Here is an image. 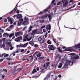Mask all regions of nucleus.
Returning <instances> with one entry per match:
<instances>
[{
    "mask_svg": "<svg viewBox=\"0 0 80 80\" xmlns=\"http://www.w3.org/2000/svg\"><path fill=\"white\" fill-rule=\"evenodd\" d=\"M17 9V8L15 7L14 9L11 12H10V14L12 13L13 12H15L16 11V9Z\"/></svg>",
    "mask_w": 80,
    "mask_h": 80,
    "instance_id": "21",
    "label": "nucleus"
},
{
    "mask_svg": "<svg viewBox=\"0 0 80 80\" xmlns=\"http://www.w3.org/2000/svg\"><path fill=\"white\" fill-rule=\"evenodd\" d=\"M14 48H13V47H12V46L11 47H10V50H13V49Z\"/></svg>",
    "mask_w": 80,
    "mask_h": 80,
    "instance_id": "45",
    "label": "nucleus"
},
{
    "mask_svg": "<svg viewBox=\"0 0 80 80\" xmlns=\"http://www.w3.org/2000/svg\"><path fill=\"white\" fill-rule=\"evenodd\" d=\"M50 50H54V47L53 45H49L48 47Z\"/></svg>",
    "mask_w": 80,
    "mask_h": 80,
    "instance_id": "10",
    "label": "nucleus"
},
{
    "mask_svg": "<svg viewBox=\"0 0 80 80\" xmlns=\"http://www.w3.org/2000/svg\"><path fill=\"white\" fill-rule=\"evenodd\" d=\"M21 40H22V37L19 36L14 39L15 41L18 42H20Z\"/></svg>",
    "mask_w": 80,
    "mask_h": 80,
    "instance_id": "6",
    "label": "nucleus"
},
{
    "mask_svg": "<svg viewBox=\"0 0 80 80\" xmlns=\"http://www.w3.org/2000/svg\"><path fill=\"white\" fill-rule=\"evenodd\" d=\"M25 50L24 49H22L21 50V52H24V51Z\"/></svg>",
    "mask_w": 80,
    "mask_h": 80,
    "instance_id": "53",
    "label": "nucleus"
},
{
    "mask_svg": "<svg viewBox=\"0 0 80 80\" xmlns=\"http://www.w3.org/2000/svg\"><path fill=\"white\" fill-rule=\"evenodd\" d=\"M45 26H46V25H44V26H43L41 28H45Z\"/></svg>",
    "mask_w": 80,
    "mask_h": 80,
    "instance_id": "49",
    "label": "nucleus"
},
{
    "mask_svg": "<svg viewBox=\"0 0 80 80\" xmlns=\"http://www.w3.org/2000/svg\"><path fill=\"white\" fill-rule=\"evenodd\" d=\"M36 69L37 71H38L39 70V68H37Z\"/></svg>",
    "mask_w": 80,
    "mask_h": 80,
    "instance_id": "62",
    "label": "nucleus"
},
{
    "mask_svg": "<svg viewBox=\"0 0 80 80\" xmlns=\"http://www.w3.org/2000/svg\"><path fill=\"white\" fill-rule=\"evenodd\" d=\"M43 32H44V33H45V32H47V30H46V29H43Z\"/></svg>",
    "mask_w": 80,
    "mask_h": 80,
    "instance_id": "37",
    "label": "nucleus"
},
{
    "mask_svg": "<svg viewBox=\"0 0 80 80\" xmlns=\"http://www.w3.org/2000/svg\"><path fill=\"white\" fill-rule=\"evenodd\" d=\"M9 58L11 60H12V59H13V58L12 57V55H10L9 57Z\"/></svg>",
    "mask_w": 80,
    "mask_h": 80,
    "instance_id": "35",
    "label": "nucleus"
},
{
    "mask_svg": "<svg viewBox=\"0 0 80 80\" xmlns=\"http://www.w3.org/2000/svg\"><path fill=\"white\" fill-rule=\"evenodd\" d=\"M57 8H55V10H54V11L55 12H56V11L57 10Z\"/></svg>",
    "mask_w": 80,
    "mask_h": 80,
    "instance_id": "64",
    "label": "nucleus"
},
{
    "mask_svg": "<svg viewBox=\"0 0 80 80\" xmlns=\"http://www.w3.org/2000/svg\"><path fill=\"white\" fill-rule=\"evenodd\" d=\"M12 73H13V74H16V73H17V72H14V71H12Z\"/></svg>",
    "mask_w": 80,
    "mask_h": 80,
    "instance_id": "50",
    "label": "nucleus"
},
{
    "mask_svg": "<svg viewBox=\"0 0 80 80\" xmlns=\"http://www.w3.org/2000/svg\"><path fill=\"white\" fill-rule=\"evenodd\" d=\"M23 19H21L19 20V21L18 22V25L19 26V25H20L22 24V23L23 22Z\"/></svg>",
    "mask_w": 80,
    "mask_h": 80,
    "instance_id": "9",
    "label": "nucleus"
},
{
    "mask_svg": "<svg viewBox=\"0 0 80 80\" xmlns=\"http://www.w3.org/2000/svg\"><path fill=\"white\" fill-rule=\"evenodd\" d=\"M43 39H44V37L43 36H41L39 38L38 40L41 43H44V40H43Z\"/></svg>",
    "mask_w": 80,
    "mask_h": 80,
    "instance_id": "3",
    "label": "nucleus"
},
{
    "mask_svg": "<svg viewBox=\"0 0 80 80\" xmlns=\"http://www.w3.org/2000/svg\"><path fill=\"white\" fill-rule=\"evenodd\" d=\"M73 0H70L69 1V3H73Z\"/></svg>",
    "mask_w": 80,
    "mask_h": 80,
    "instance_id": "43",
    "label": "nucleus"
},
{
    "mask_svg": "<svg viewBox=\"0 0 80 80\" xmlns=\"http://www.w3.org/2000/svg\"><path fill=\"white\" fill-rule=\"evenodd\" d=\"M36 56L38 57H41V53L39 52H36Z\"/></svg>",
    "mask_w": 80,
    "mask_h": 80,
    "instance_id": "18",
    "label": "nucleus"
},
{
    "mask_svg": "<svg viewBox=\"0 0 80 80\" xmlns=\"http://www.w3.org/2000/svg\"><path fill=\"white\" fill-rule=\"evenodd\" d=\"M6 59H7L9 61H10V59L9 58H6Z\"/></svg>",
    "mask_w": 80,
    "mask_h": 80,
    "instance_id": "46",
    "label": "nucleus"
},
{
    "mask_svg": "<svg viewBox=\"0 0 80 80\" xmlns=\"http://www.w3.org/2000/svg\"><path fill=\"white\" fill-rule=\"evenodd\" d=\"M7 19L6 18H5V20H4V22L5 23L6 22H7Z\"/></svg>",
    "mask_w": 80,
    "mask_h": 80,
    "instance_id": "47",
    "label": "nucleus"
},
{
    "mask_svg": "<svg viewBox=\"0 0 80 80\" xmlns=\"http://www.w3.org/2000/svg\"><path fill=\"white\" fill-rule=\"evenodd\" d=\"M50 74L49 73L48 74L46 78H45L43 80H48V79L50 78Z\"/></svg>",
    "mask_w": 80,
    "mask_h": 80,
    "instance_id": "16",
    "label": "nucleus"
},
{
    "mask_svg": "<svg viewBox=\"0 0 80 80\" xmlns=\"http://www.w3.org/2000/svg\"><path fill=\"white\" fill-rule=\"evenodd\" d=\"M69 3V0H62L57 3V5H60L61 7L64 8Z\"/></svg>",
    "mask_w": 80,
    "mask_h": 80,
    "instance_id": "2",
    "label": "nucleus"
},
{
    "mask_svg": "<svg viewBox=\"0 0 80 80\" xmlns=\"http://www.w3.org/2000/svg\"><path fill=\"white\" fill-rule=\"evenodd\" d=\"M27 38H24L23 39V42H26L27 41Z\"/></svg>",
    "mask_w": 80,
    "mask_h": 80,
    "instance_id": "42",
    "label": "nucleus"
},
{
    "mask_svg": "<svg viewBox=\"0 0 80 80\" xmlns=\"http://www.w3.org/2000/svg\"><path fill=\"white\" fill-rule=\"evenodd\" d=\"M34 47H38V45L37 44H35L34 45Z\"/></svg>",
    "mask_w": 80,
    "mask_h": 80,
    "instance_id": "38",
    "label": "nucleus"
},
{
    "mask_svg": "<svg viewBox=\"0 0 80 80\" xmlns=\"http://www.w3.org/2000/svg\"><path fill=\"white\" fill-rule=\"evenodd\" d=\"M29 43L32 46H33L34 45V43H33V41L30 42Z\"/></svg>",
    "mask_w": 80,
    "mask_h": 80,
    "instance_id": "25",
    "label": "nucleus"
},
{
    "mask_svg": "<svg viewBox=\"0 0 80 80\" xmlns=\"http://www.w3.org/2000/svg\"><path fill=\"white\" fill-rule=\"evenodd\" d=\"M58 77L59 78H61V77H62V76L61 75H59L58 76Z\"/></svg>",
    "mask_w": 80,
    "mask_h": 80,
    "instance_id": "54",
    "label": "nucleus"
},
{
    "mask_svg": "<svg viewBox=\"0 0 80 80\" xmlns=\"http://www.w3.org/2000/svg\"><path fill=\"white\" fill-rule=\"evenodd\" d=\"M62 63H60L58 66V68H62Z\"/></svg>",
    "mask_w": 80,
    "mask_h": 80,
    "instance_id": "23",
    "label": "nucleus"
},
{
    "mask_svg": "<svg viewBox=\"0 0 80 80\" xmlns=\"http://www.w3.org/2000/svg\"><path fill=\"white\" fill-rule=\"evenodd\" d=\"M17 10V13H20V11H19V10H17V9H16Z\"/></svg>",
    "mask_w": 80,
    "mask_h": 80,
    "instance_id": "52",
    "label": "nucleus"
},
{
    "mask_svg": "<svg viewBox=\"0 0 80 80\" xmlns=\"http://www.w3.org/2000/svg\"><path fill=\"white\" fill-rule=\"evenodd\" d=\"M32 38H27V41H30V40H32Z\"/></svg>",
    "mask_w": 80,
    "mask_h": 80,
    "instance_id": "33",
    "label": "nucleus"
},
{
    "mask_svg": "<svg viewBox=\"0 0 80 80\" xmlns=\"http://www.w3.org/2000/svg\"><path fill=\"white\" fill-rule=\"evenodd\" d=\"M9 55V54H5L4 55V57H8V56Z\"/></svg>",
    "mask_w": 80,
    "mask_h": 80,
    "instance_id": "34",
    "label": "nucleus"
},
{
    "mask_svg": "<svg viewBox=\"0 0 80 80\" xmlns=\"http://www.w3.org/2000/svg\"><path fill=\"white\" fill-rule=\"evenodd\" d=\"M52 16H53V15L52 14H49L48 15V18H49V21H51V20H52Z\"/></svg>",
    "mask_w": 80,
    "mask_h": 80,
    "instance_id": "20",
    "label": "nucleus"
},
{
    "mask_svg": "<svg viewBox=\"0 0 80 80\" xmlns=\"http://www.w3.org/2000/svg\"><path fill=\"white\" fill-rule=\"evenodd\" d=\"M5 54H2V55H1V57H3V55H5Z\"/></svg>",
    "mask_w": 80,
    "mask_h": 80,
    "instance_id": "55",
    "label": "nucleus"
},
{
    "mask_svg": "<svg viewBox=\"0 0 80 80\" xmlns=\"http://www.w3.org/2000/svg\"><path fill=\"white\" fill-rule=\"evenodd\" d=\"M24 38H26V39L28 38V35H27L26 36L24 37Z\"/></svg>",
    "mask_w": 80,
    "mask_h": 80,
    "instance_id": "44",
    "label": "nucleus"
},
{
    "mask_svg": "<svg viewBox=\"0 0 80 80\" xmlns=\"http://www.w3.org/2000/svg\"><path fill=\"white\" fill-rule=\"evenodd\" d=\"M13 35H14V33H13L10 34L9 37V38H11V37H12Z\"/></svg>",
    "mask_w": 80,
    "mask_h": 80,
    "instance_id": "27",
    "label": "nucleus"
},
{
    "mask_svg": "<svg viewBox=\"0 0 80 80\" xmlns=\"http://www.w3.org/2000/svg\"><path fill=\"white\" fill-rule=\"evenodd\" d=\"M41 73H45V71L44 70V69L41 68Z\"/></svg>",
    "mask_w": 80,
    "mask_h": 80,
    "instance_id": "28",
    "label": "nucleus"
},
{
    "mask_svg": "<svg viewBox=\"0 0 80 80\" xmlns=\"http://www.w3.org/2000/svg\"><path fill=\"white\" fill-rule=\"evenodd\" d=\"M1 32H2V33H3V32H4V31H3V30H2L1 31Z\"/></svg>",
    "mask_w": 80,
    "mask_h": 80,
    "instance_id": "59",
    "label": "nucleus"
},
{
    "mask_svg": "<svg viewBox=\"0 0 80 80\" xmlns=\"http://www.w3.org/2000/svg\"><path fill=\"white\" fill-rule=\"evenodd\" d=\"M37 30H34L32 31V33H31V35H32V36H34L36 34H37Z\"/></svg>",
    "mask_w": 80,
    "mask_h": 80,
    "instance_id": "14",
    "label": "nucleus"
},
{
    "mask_svg": "<svg viewBox=\"0 0 80 80\" xmlns=\"http://www.w3.org/2000/svg\"><path fill=\"white\" fill-rule=\"evenodd\" d=\"M11 21H12L11 18H10L8 20V22H11Z\"/></svg>",
    "mask_w": 80,
    "mask_h": 80,
    "instance_id": "58",
    "label": "nucleus"
},
{
    "mask_svg": "<svg viewBox=\"0 0 80 80\" xmlns=\"http://www.w3.org/2000/svg\"><path fill=\"white\" fill-rule=\"evenodd\" d=\"M51 27L50 25H47L46 26V28L47 30H51Z\"/></svg>",
    "mask_w": 80,
    "mask_h": 80,
    "instance_id": "12",
    "label": "nucleus"
},
{
    "mask_svg": "<svg viewBox=\"0 0 80 80\" xmlns=\"http://www.w3.org/2000/svg\"><path fill=\"white\" fill-rule=\"evenodd\" d=\"M75 54L74 53H72L68 54L69 55H71V56H69V57H70L71 58V61H70L69 60H66V63L64 64V66L63 67V68H65V67H67L68 64H69L70 65H72L73 63H74L73 61H76L77 59H79V56H76L75 55Z\"/></svg>",
    "mask_w": 80,
    "mask_h": 80,
    "instance_id": "1",
    "label": "nucleus"
},
{
    "mask_svg": "<svg viewBox=\"0 0 80 80\" xmlns=\"http://www.w3.org/2000/svg\"><path fill=\"white\" fill-rule=\"evenodd\" d=\"M13 27V25H11L9 27V28H10V29H12Z\"/></svg>",
    "mask_w": 80,
    "mask_h": 80,
    "instance_id": "36",
    "label": "nucleus"
},
{
    "mask_svg": "<svg viewBox=\"0 0 80 80\" xmlns=\"http://www.w3.org/2000/svg\"><path fill=\"white\" fill-rule=\"evenodd\" d=\"M48 17V15H45L43 16H42L41 17V19H42V20H40L39 21L41 23H43V22H44V19H45L46 18H47V17Z\"/></svg>",
    "mask_w": 80,
    "mask_h": 80,
    "instance_id": "4",
    "label": "nucleus"
},
{
    "mask_svg": "<svg viewBox=\"0 0 80 80\" xmlns=\"http://www.w3.org/2000/svg\"><path fill=\"white\" fill-rule=\"evenodd\" d=\"M5 42H3L2 45L1 44L0 45V48H2V47L3 48H5Z\"/></svg>",
    "mask_w": 80,
    "mask_h": 80,
    "instance_id": "24",
    "label": "nucleus"
},
{
    "mask_svg": "<svg viewBox=\"0 0 80 80\" xmlns=\"http://www.w3.org/2000/svg\"><path fill=\"white\" fill-rule=\"evenodd\" d=\"M2 77L3 79L5 78V76L3 75H2Z\"/></svg>",
    "mask_w": 80,
    "mask_h": 80,
    "instance_id": "48",
    "label": "nucleus"
},
{
    "mask_svg": "<svg viewBox=\"0 0 80 80\" xmlns=\"http://www.w3.org/2000/svg\"><path fill=\"white\" fill-rule=\"evenodd\" d=\"M7 31H10V28H8L7 29Z\"/></svg>",
    "mask_w": 80,
    "mask_h": 80,
    "instance_id": "40",
    "label": "nucleus"
},
{
    "mask_svg": "<svg viewBox=\"0 0 80 80\" xmlns=\"http://www.w3.org/2000/svg\"><path fill=\"white\" fill-rule=\"evenodd\" d=\"M14 53H18V51L17 50L14 52Z\"/></svg>",
    "mask_w": 80,
    "mask_h": 80,
    "instance_id": "57",
    "label": "nucleus"
},
{
    "mask_svg": "<svg viewBox=\"0 0 80 80\" xmlns=\"http://www.w3.org/2000/svg\"><path fill=\"white\" fill-rule=\"evenodd\" d=\"M32 28V26H30L29 28V29L28 31V33H29V32H30L31 31Z\"/></svg>",
    "mask_w": 80,
    "mask_h": 80,
    "instance_id": "26",
    "label": "nucleus"
},
{
    "mask_svg": "<svg viewBox=\"0 0 80 80\" xmlns=\"http://www.w3.org/2000/svg\"><path fill=\"white\" fill-rule=\"evenodd\" d=\"M36 72H37V71H36V69H34L32 72V74H33L35 73H36Z\"/></svg>",
    "mask_w": 80,
    "mask_h": 80,
    "instance_id": "29",
    "label": "nucleus"
},
{
    "mask_svg": "<svg viewBox=\"0 0 80 80\" xmlns=\"http://www.w3.org/2000/svg\"><path fill=\"white\" fill-rule=\"evenodd\" d=\"M58 50L60 52H62V50H61V49H60V47H58Z\"/></svg>",
    "mask_w": 80,
    "mask_h": 80,
    "instance_id": "39",
    "label": "nucleus"
},
{
    "mask_svg": "<svg viewBox=\"0 0 80 80\" xmlns=\"http://www.w3.org/2000/svg\"><path fill=\"white\" fill-rule=\"evenodd\" d=\"M5 38H3L2 39V42H5Z\"/></svg>",
    "mask_w": 80,
    "mask_h": 80,
    "instance_id": "63",
    "label": "nucleus"
},
{
    "mask_svg": "<svg viewBox=\"0 0 80 80\" xmlns=\"http://www.w3.org/2000/svg\"><path fill=\"white\" fill-rule=\"evenodd\" d=\"M3 37H8L9 36V34L7 33H5L2 35Z\"/></svg>",
    "mask_w": 80,
    "mask_h": 80,
    "instance_id": "22",
    "label": "nucleus"
},
{
    "mask_svg": "<svg viewBox=\"0 0 80 80\" xmlns=\"http://www.w3.org/2000/svg\"><path fill=\"white\" fill-rule=\"evenodd\" d=\"M22 28V30L24 31V30H25L27 28V26H25L24 28Z\"/></svg>",
    "mask_w": 80,
    "mask_h": 80,
    "instance_id": "31",
    "label": "nucleus"
},
{
    "mask_svg": "<svg viewBox=\"0 0 80 80\" xmlns=\"http://www.w3.org/2000/svg\"><path fill=\"white\" fill-rule=\"evenodd\" d=\"M48 9H49V8H47V9H46L45 10H44L43 11L40 12L38 14V15H39V14H42L43 13H45V12H47V11H48Z\"/></svg>",
    "mask_w": 80,
    "mask_h": 80,
    "instance_id": "17",
    "label": "nucleus"
},
{
    "mask_svg": "<svg viewBox=\"0 0 80 80\" xmlns=\"http://www.w3.org/2000/svg\"><path fill=\"white\" fill-rule=\"evenodd\" d=\"M28 45V42H27L24 44H21L20 45L21 47L25 48Z\"/></svg>",
    "mask_w": 80,
    "mask_h": 80,
    "instance_id": "13",
    "label": "nucleus"
},
{
    "mask_svg": "<svg viewBox=\"0 0 80 80\" xmlns=\"http://www.w3.org/2000/svg\"><path fill=\"white\" fill-rule=\"evenodd\" d=\"M50 65V62H47L46 63L44 64L43 66V68H45L46 69H47V68H48V66H49V65Z\"/></svg>",
    "mask_w": 80,
    "mask_h": 80,
    "instance_id": "8",
    "label": "nucleus"
},
{
    "mask_svg": "<svg viewBox=\"0 0 80 80\" xmlns=\"http://www.w3.org/2000/svg\"><path fill=\"white\" fill-rule=\"evenodd\" d=\"M26 34H24V35H23V37H24H24H25V36H26Z\"/></svg>",
    "mask_w": 80,
    "mask_h": 80,
    "instance_id": "61",
    "label": "nucleus"
},
{
    "mask_svg": "<svg viewBox=\"0 0 80 80\" xmlns=\"http://www.w3.org/2000/svg\"><path fill=\"white\" fill-rule=\"evenodd\" d=\"M24 20H25V21H28L29 20V19H28V18H27L26 17H25L24 18Z\"/></svg>",
    "mask_w": 80,
    "mask_h": 80,
    "instance_id": "30",
    "label": "nucleus"
},
{
    "mask_svg": "<svg viewBox=\"0 0 80 80\" xmlns=\"http://www.w3.org/2000/svg\"><path fill=\"white\" fill-rule=\"evenodd\" d=\"M3 71H4V72H5L6 73H7V69H3Z\"/></svg>",
    "mask_w": 80,
    "mask_h": 80,
    "instance_id": "41",
    "label": "nucleus"
},
{
    "mask_svg": "<svg viewBox=\"0 0 80 80\" xmlns=\"http://www.w3.org/2000/svg\"><path fill=\"white\" fill-rule=\"evenodd\" d=\"M6 45H9L10 47H12V44H11V40H8L6 42Z\"/></svg>",
    "mask_w": 80,
    "mask_h": 80,
    "instance_id": "7",
    "label": "nucleus"
},
{
    "mask_svg": "<svg viewBox=\"0 0 80 80\" xmlns=\"http://www.w3.org/2000/svg\"><path fill=\"white\" fill-rule=\"evenodd\" d=\"M10 24H12L13 23V22H12V21H10Z\"/></svg>",
    "mask_w": 80,
    "mask_h": 80,
    "instance_id": "56",
    "label": "nucleus"
},
{
    "mask_svg": "<svg viewBox=\"0 0 80 80\" xmlns=\"http://www.w3.org/2000/svg\"><path fill=\"white\" fill-rule=\"evenodd\" d=\"M76 6V4H74V5H73V6H72V7L71 8H72L75 7Z\"/></svg>",
    "mask_w": 80,
    "mask_h": 80,
    "instance_id": "51",
    "label": "nucleus"
},
{
    "mask_svg": "<svg viewBox=\"0 0 80 80\" xmlns=\"http://www.w3.org/2000/svg\"><path fill=\"white\" fill-rule=\"evenodd\" d=\"M23 35V32L22 31H19L15 33V35L16 37H18V36H20V35Z\"/></svg>",
    "mask_w": 80,
    "mask_h": 80,
    "instance_id": "5",
    "label": "nucleus"
},
{
    "mask_svg": "<svg viewBox=\"0 0 80 80\" xmlns=\"http://www.w3.org/2000/svg\"><path fill=\"white\" fill-rule=\"evenodd\" d=\"M28 24V21H25L22 22V25H26Z\"/></svg>",
    "mask_w": 80,
    "mask_h": 80,
    "instance_id": "19",
    "label": "nucleus"
},
{
    "mask_svg": "<svg viewBox=\"0 0 80 80\" xmlns=\"http://www.w3.org/2000/svg\"><path fill=\"white\" fill-rule=\"evenodd\" d=\"M16 16L17 19L21 18L22 17V15L20 14H18Z\"/></svg>",
    "mask_w": 80,
    "mask_h": 80,
    "instance_id": "15",
    "label": "nucleus"
},
{
    "mask_svg": "<svg viewBox=\"0 0 80 80\" xmlns=\"http://www.w3.org/2000/svg\"><path fill=\"white\" fill-rule=\"evenodd\" d=\"M47 43H48V44H52V42H51L50 40H48L47 41Z\"/></svg>",
    "mask_w": 80,
    "mask_h": 80,
    "instance_id": "32",
    "label": "nucleus"
},
{
    "mask_svg": "<svg viewBox=\"0 0 80 80\" xmlns=\"http://www.w3.org/2000/svg\"><path fill=\"white\" fill-rule=\"evenodd\" d=\"M76 50L80 51V43L78 44L75 46Z\"/></svg>",
    "mask_w": 80,
    "mask_h": 80,
    "instance_id": "11",
    "label": "nucleus"
},
{
    "mask_svg": "<svg viewBox=\"0 0 80 80\" xmlns=\"http://www.w3.org/2000/svg\"><path fill=\"white\" fill-rule=\"evenodd\" d=\"M3 61V59H0V62H2Z\"/></svg>",
    "mask_w": 80,
    "mask_h": 80,
    "instance_id": "60",
    "label": "nucleus"
}]
</instances>
